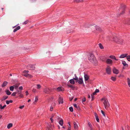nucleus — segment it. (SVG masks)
Wrapping results in <instances>:
<instances>
[{
  "label": "nucleus",
  "instance_id": "23",
  "mask_svg": "<svg viewBox=\"0 0 130 130\" xmlns=\"http://www.w3.org/2000/svg\"><path fill=\"white\" fill-rule=\"evenodd\" d=\"M38 96H36L35 98L34 102L33 103L34 104H36V102H37L38 100Z\"/></svg>",
  "mask_w": 130,
  "mask_h": 130
},
{
  "label": "nucleus",
  "instance_id": "34",
  "mask_svg": "<svg viewBox=\"0 0 130 130\" xmlns=\"http://www.w3.org/2000/svg\"><path fill=\"white\" fill-rule=\"evenodd\" d=\"M59 123L62 126L63 123V120H61L59 122Z\"/></svg>",
  "mask_w": 130,
  "mask_h": 130
},
{
  "label": "nucleus",
  "instance_id": "46",
  "mask_svg": "<svg viewBox=\"0 0 130 130\" xmlns=\"http://www.w3.org/2000/svg\"><path fill=\"white\" fill-rule=\"evenodd\" d=\"M101 112L102 113L103 115V116L104 117H105L106 116L105 115V112L102 110H101Z\"/></svg>",
  "mask_w": 130,
  "mask_h": 130
},
{
  "label": "nucleus",
  "instance_id": "30",
  "mask_svg": "<svg viewBox=\"0 0 130 130\" xmlns=\"http://www.w3.org/2000/svg\"><path fill=\"white\" fill-rule=\"evenodd\" d=\"M67 86L69 87H70L71 89H72L73 90L74 89V87L72 85H71L70 84H67Z\"/></svg>",
  "mask_w": 130,
  "mask_h": 130
},
{
  "label": "nucleus",
  "instance_id": "1",
  "mask_svg": "<svg viewBox=\"0 0 130 130\" xmlns=\"http://www.w3.org/2000/svg\"><path fill=\"white\" fill-rule=\"evenodd\" d=\"M88 58L90 61L93 65L94 66L98 65V61L93 54H90L88 56Z\"/></svg>",
  "mask_w": 130,
  "mask_h": 130
},
{
  "label": "nucleus",
  "instance_id": "24",
  "mask_svg": "<svg viewBox=\"0 0 130 130\" xmlns=\"http://www.w3.org/2000/svg\"><path fill=\"white\" fill-rule=\"evenodd\" d=\"M6 94L8 95H10L11 93V92L8 90H6Z\"/></svg>",
  "mask_w": 130,
  "mask_h": 130
},
{
  "label": "nucleus",
  "instance_id": "32",
  "mask_svg": "<svg viewBox=\"0 0 130 130\" xmlns=\"http://www.w3.org/2000/svg\"><path fill=\"white\" fill-rule=\"evenodd\" d=\"M128 84L129 86L130 87V79L129 78H127Z\"/></svg>",
  "mask_w": 130,
  "mask_h": 130
},
{
  "label": "nucleus",
  "instance_id": "20",
  "mask_svg": "<svg viewBox=\"0 0 130 130\" xmlns=\"http://www.w3.org/2000/svg\"><path fill=\"white\" fill-rule=\"evenodd\" d=\"M89 78V76L87 74H85L84 75V78L85 81L87 80Z\"/></svg>",
  "mask_w": 130,
  "mask_h": 130
},
{
  "label": "nucleus",
  "instance_id": "15",
  "mask_svg": "<svg viewBox=\"0 0 130 130\" xmlns=\"http://www.w3.org/2000/svg\"><path fill=\"white\" fill-rule=\"evenodd\" d=\"M109 58L112 59H114L116 60H118V59H117L115 56L113 55H111L109 57Z\"/></svg>",
  "mask_w": 130,
  "mask_h": 130
},
{
  "label": "nucleus",
  "instance_id": "3",
  "mask_svg": "<svg viewBox=\"0 0 130 130\" xmlns=\"http://www.w3.org/2000/svg\"><path fill=\"white\" fill-rule=\"evenodd\" d=\"M92 31L94 33H97L99 32H101L102 30L101 28L98 26H95L94 28L92 29Z\"/></svg>",
  "mask_w": 130,
  "mask_h": 130
},
{
  "label": "nucleus",
  "instance_id": "13",
  "mask_svg": "<svg viewBox=\"0 0 130 130\" xmlns=\"http://www.w3.org/2000/svg\"><path fill=\"white\" fill-rule=\"evenodd\" d=\"M77 81L78 83L80 84H82L83 83V79L82 78H79Z\"/></svg>",
  "mask_w": 130,
  "mask_h": 130
},
{
  "label": "nucleus",
  "instance_id": "28",
  "mask_svg": "<svg viewBox=\"0 0 130 130\" xmlns=\"http://www.w3.org/2000/svg\"><path fill=\"white\" fill-rule=\"evenodd\" d=\"M73 105L76 108H77L78 109H80V108L79 107V106H77V105L76 104H74Z\"/></svg>",
  "mask_w": 130,
  "mask_h": 130
},
{
  "label": "nucleus",
  "instance_id": "43",
  "mask_svg": "<svg viewBox=\"0 0 130 130\" xmlns=\"http://www.w3.org/2000/svg\"><path fill=\"white\" fill-rule=\"evenodd\" d=\"M30 68H31V69L34 70L35 69V67L33 65H31Z\"/></svg>",
  "mask_w": 130,
  "mask_h": 130
},
{
  "label": "nucleus",
  "instance_id": "21",
  "mask_svg": "<svg viewBox=\"0 0 130 130\" xmlns=\"http://www.w3.org/2000/svg\"><path fill=\"white\" fill-rule=\"evenodd\" d=\"M7 82L6 81L4 82L2 85V86L3 87L7 85Z\"/></svg>",
  "mask_w": 130,
  "mask_h": 130
},
{
  "label": "nucleus",
  "instance_id": "8",
  "mask_svg": "<svg viewBox=\"0 0 130 130\" xmlns=\"http://www.w3.org/2000/svg\"><path fill=\"white\" fill-rule=\"evenodd\" d=\"M58 102L59 104H62L63 103V99L61 98L60 95H59L58 96Z\"/></svg>",
  "mask_w": 130,
  "mask_h": 130
},
{
  "label": "nucleus",
  "instance_id": "4",
  "mask_svg": "<svg viewBox=\"0 0 130 130\" xmlns=\"http://www.w3.org/2000/svg\"><path fill=\"white\" fill-rule=\"evenodd\" d=\"M101 100L104 101L103 103L104 107L106 109H108L110 105L107 99L105 98H103L101 99Z\"/></svg>",
  "mask_w": 130,
  "mask_h": 130
},
{
  "label": "nucleus",
  "instance_id": "61",
  "mask_svg": "<svg viewBox=\"0 0 130 130\" xmlns=\"http://www.w3.org/2000/svg\"><path fill=\"white\" fill-rule=\"evenodd\" d=\"M126 127L127 129H128V127H129V126L128 125H126Z\"/></svg>",
  "mask_w": 130,
  "mask_h": 130
},
{
  "label": "nucleus",
  "instance_id": "18",
  "mask_svg": "<svg viewBox=\"0 0 130 130\" xmlns=\"http://www.w3.org/2000/svg\"><path fill=\"white\" fill-rule=\"evenodd\" d=\"M73 124L74 125V127L75 129H77L78 128V125L76 124L75 122H74Z\"/></svg>",
  "mask_w": 130,
  "mask_h": 130
},
{
  "label": "nucleus",
  "instance_id": "44",
  "mask_svg": "<svg viewBox=\"0 0 130 130\" xmlns=\"http://www.w3.org/2000/svg\"><path fill=\"white\" fill-rule=\"evenodd\" d=\"M86 101V98L85 97H84L82 100V101L83 102H84Z\"/></svg>",
  "mask_w": 130,
  "mask_h": 130
},
{
  "label": "nucleus",
  "instance_id": "36",
  "mask_svg": "<svg viewBox=\"0 0 130 130\" xmlns=\"http://www.w3.org/2000/svg\"><path fill=\"white\" fill-rule=\"evenodd\" d=\"M83 2V0H76L75 2L76 3L82 2Z\"/></svg>",
  "mask_w": 130,
  "mask_h": 130
},
{
  "label": "nucleus",
  "instance_id": "56",
  "mask_svg": "<svg viewBox=\"0 0 130 130\" xmlns=\"http://www.w3.org/2000/svg\"><path fill=\"white\" fill-rule=\"evenodd\" d=\"M36 91V90L35 89L33 88L32 90V92H35Z\"/></svg>",
  "mask_w": 130,
  "mask_h": 130
},
{
  "label": "nucleus",
  "instance_id": "9",
  "mask_svg": "<svg viewBox=\"0 0 130 130\" xmlns=\"http://www.w3.org/2000/svg\"><path fill=\"white\" fill-rule=\"evenodd\" d=\"M55 90L59 92L61 91H63L64 90V88L62 87H59L55 89Z\"/></svg>",
  "mask_w": 130,
  "mask_h": 130
},
{
  "label": "nucleus",
  "instance_id": "50",
  "mask_svg": "<svg viewBox=\"0 0 130 130\" xmlns=\"http://www.w3.org/2000/svg\"><path fill=\"white\" fill-rule=\"evenodd\" d=\"M20 96L21 98H23V95L22 94H20L19 95Z\"/></svg>",
  "mask_w": 130,
  "mask_h": 130
},
{
  "label": "nucleus",
  "instance_id": "62",
  "mask_svg": "<svg viewBox=\"0 0 130 130\" xmlns=\"http://www.w3.org/2000/svg\"><path fill=\"white\" fill-rule=\"evenodd\" d=\"M88 98H90V95H88Z\"/></svg>",
  "mask_w": 130,
  "mask_h": 130
},
{
  "label": "nucleus",
  "instance_id": "14",
  "mask_svg": "<svg viewBox=\"0 0 130 130\" xmlns=\"http://www.w3.org/2000/svg\"><path fill=\"white\" fill-rule=\"evenodd\" d=\"M44 92L46 93H48L50 91V90L48 88H46L44 89Z\"/></svg>",
  "mask_w": 130,
  "mask_h": 130
},
{
  "label": "nucleus",
  "instance_id": "51",
  "mask_svg": "<svg viewBox=\"0 0 130 130\" xmlns=\"http://www.w3.org/2000/svg\"><path fill=\"white\" fill-rule=\"evenodd\" d=\"M99 89H96L95 91V93H96L97 92H99Z\"/></svg>",
  "mask_w": 130,
  "mask_h": 130
},
{
  "label": "nucleus",
  "instance_id": "10",
  "mask_svg": "<svg viewBox=\"0 0 130 130\" xmlns=\"http://www.w3.org/2000/svg\"><path fill=\"white\" fill-rule=\"evenodd\" d=\"M106 63L108 64H111L112 63V61L111 59H108L106 60Z\"/></svg>",
  "mask_w": 130,
  "mask_h": 130
},
{
  "label": "nucleus",
  "instance_id": "64",
  "mask_svg": "<svg viewBox=\"0 0 130 130\" xmlns=\"http://www.w3.org/2000/svg\"><path fill=\"white\" fill-rule=\"evenodd\" d=\"M96 93H95V92H94L93 93V95H95Z\"/></svg>",
  "mask_w": 130,
  "mask_h": 130
},
{
  "label": "nucleus",
  "instance_id": "7",
  "mask_svg": "<svg viewBox=\"0 0 130 130\" xmlns=\"http://www.w3.org/2000/svg\"><path fill=\"white\" fill-rule=\"evenodd\" d=\"M106 73L108 74H110L111 72V68L109 66H107L106 69Z\"/></svg>",
  "mask_w": 130,
  "mask_h": 130
},
{
  "label": "nucleus",
  "instance_id": "25",
  "mask_svg": "<svg viewBox=\"0 0 130 130\" xmlns=\"http://www.w3.org/2000/svg\"><path fill=\"white\" fill-rule=\"evenodd\" d=\"M70 83L71 84H75V82L73 79H70L69 80Z\"/></svg>",
  "mask_w": 130,
  "mask_h": 130
},
{
  "label": "nucleus",
  "instance_id": "6",
  "mask_svg": "<svg viewBox=\"0 0 130 130\" xmlns=\"http://www.w3.org/2000/svg\"><path fill=\"white\" fill-rule=\"evenodd\" d=\"M126 7V6L124 5H123L121 6L120 8V10L122 12L120 13V14H122L124 12L125 9Z\"/></svg>",
  "mask_w": 130,
  "mask_h": 130
},
{
  "label": "nucleus",
  "instance_id": "26",
  "mask_svg": "<svg viewBox=\"0 0 130 130\" xmlns=\"http://www.w3.org/2000/svg\"><path fill=\"white\" fill-rule=\"evenodd\" d=\"M12 126V123H9L8 124L7 126L8 128L9 129Z\"/></svg>",
  "mask_w": 130,
  "mask_h": 130
},
{
  "label": "nucleus",
  "instance_id": "63",
  "mask_svg": "<svg viewBox=\"0 0 130 130\" xmlns=\"http://www.w3.org/2000/svg\"><path fill=\"white\" fill-rule=\"evenodd\" d=\"M48 130H52L51 128H48Z\"/></svg>",
  "mask_w": 130,
  "mask_h": 130
},
{
  "label": "nucleus",
  "instance_id": "19",
  "mask_svg": "<svg viewBox=\"0 0 130 130\" xmlns=\"http://www.w3.org/2000/svg\"><path fill=\"white\" fill-rule=\"evenodd\" d=\"M20 85V84H15L13 86H14V87L15 89H17L18 88L19 86Z\"/></svg>",
  "mask_w": 130,
  "mask_h": 130
},
{
  "label": "nucleus",
  "instance_id": "38",
  "mask_svg": "<svg viewBox=\"0 0 130 130\" xmlns=\"http://www.w3.org/2000/svg\"><path fill=\"white\" fill-rule=\"evenodd\" d=\"M36 85L37 87V88L38 89H39L41 87V85L39 84H37Z\"/></svg>",
  "mask_w": 130,
  "mask_h": 130
},
{
  "label": "nucleus",
  "instance_id": "31",
  "mask_svg": "<svg viewBox=\"0 0 130 130\" xmlns=\"http://www.w3.org/2000/svg\"><path fill=\"white\" fill-rule=\"evenodd\" d=\"M75 78H73V79L74 80H76V82L77 81V80L78 79L77 77L76 76V74H75Z\"/></svg>",
  "mask_w": 130,
  "mask_h": 130
},
{
  "label": "nucleus",
  "instance_id": "22",
  "mask_svg": "<svg viewBox=\"0 0 130 130\" xmlns=\"http://www.w3.org/2000/svg\"><path fill=\"white\" fill-rule=\"evenodd\" d=\"M122 64L124 66L127 67L128 66V64L126 63L125 61H123V62H122Z\"/></svg>",
  "mask_w": 130,
  "mask_h": 130
},
{
  "label": "nucleus",
  "instance_id": "49",
  "mask_svg": "<svg viewBox=\"0 0 130 130\" xmlns=\"http://www.w3.org/2000/svg\"><path fill=\"white\" fill-rule=\"evenodd\" d=\"M23 89V88L22 86H20L19 88V89L21 91Z\"/></svg>",
  "mask_w": 130,
  "mask_h": 130
},
{
  "label": "nucleus",
  "instance_id": "27",
  "mask_svg": "<svg viewBox=\"0 0 130 130\" xmlns=\"http://www.w3.org/2000/svg\"><path fill=\"white\" fill-rule=\"evenodd\" d=\"M13 102V101L12 100H10L9 101H6L7 104H8L10 103H12Z\"/></svg>",
  "mask_w": 130,
  "mask_h": 130
},
{
  "label": "nucleus",
  "instance_id": "33",
  "mask_svg": "<svg viewBox=\"0 0 130 130\" xmlns=\"http://www.w3.org/2000/svg\"><path fill=\"white\" fill-rule=\"evenodd\" d=\"M126 58L128 61H130V55H127L126 57Z\"/></svg>",
  "mask_w": 130,
  "mask_h": 130
},
{
  "label": "nucleus",
  "instance_id": "60",
  "mask_svg": "<svg viewBox=\"0 0 130 130\" xmlns=\"http://www.w3.org/2000/svg\"><path fill=\"white\" fill-rule=\"evenodd\" d=\"M50 120H51V121L52 122H53V120L52 119V118H50Z\"/></svg>",
  "mask_w": 130,
  "mask_h": 130
},
{
  "label": "nucleus",
  "instance_id": "52",
  "mask_svg": "<svg viewBox=\"0 0 130 130\" xmlns=\"http://www.w3.org/2000/svg\"><path fill=\"white\" fill-rule=\"evenodd\" d=\"M68 124L69 125L70 127H69L67 130H70L71 128H70V124L69 122H68Z\"/></svg>",
  "mask_w": 130,
  "mask_h": 130
},
{
  "label": "nucleus",
  "instance_id": "37",
  "mask_svg": "<svg viewBox=\"0 0 130 130\" xmlns=\"http://www.w3.org/2000/svg\"><path fill=\"white\" fill-rule=\"evenodd\" d=\"M99 46L100 48L101 49H102L104 48L103 46V45L101 43H100L99 44Z\"/></svg>",
  "mask_w": 130,
  "mask_h": 130
},
{
  "label": "nucleus",
  "instance_id": "40",
  "mask_svg": "<svg viewBox=\"0 0 130 130\" xmlns=\"http://www.w3.org/2000/svg\"><path fill=\"white\" fill-rule=\"evenodd\" d=\"M69 109L71 112H73V109L72 107H70L69 108Z\"/></svg>",
  "mask_w": 130,
  "mask_h": 130
},
{
  "label": "nucleus",
  "instance_id": "59",
  "mask_svg": "<svg viewBox=\"0 0 130 130\" xmlns=\"http://www.w3.org/2000/svg\"><path fill=\"white\" fill-rule=\"evenodd\" d=\"M25 93H26V95H28V91H26L25 92Z\"/></svg>",
  "mask_w": 130,
  "mask_h": 130
},
{
  "label": "nucleus",
  "instance_id": "35",
  "mask_svg": "<svg viewBox=\"0 0 130 130\" xmlns=\"http://www.w3.org/2000/svg\"><path fill=\"white\" fill-rule=\"evenodd\" d=\"M111 79L113 81H115L116 80V78L115 77H111Z\"/></svg>",
  "mask_w": 130,
  "mask_h": 130
},
{
  "label": "nucleus",
  "instance_id": "47",
  "mask_svg": "<svg viewBox=\"0 0 130 130\" xmlns=\"http://www.w3.org/2000/svg\"><path fill=\"white\" fill-rule=\"evenodd\" d=\"M88 126L90 128L91 127L92 125H91V123H90L89 122H88Z\"/></svg>",
  "mask_w": 130,
  "mask_h": 130
},
{
  "label": "nucleus",
  "instance_id": "29",
  "mask_svg": "<svg viewBox=\"0 0 130 130\" xmlns=\"http://www.w3.org/2000/svg\"><path fill=\"white\" fill-rule=\"evenodd\" d=\"M14 88V87L13 86H11L10 87V89L11 91H13Z\"/></svg>",
  "mask_w": 130,
  "mask_h": 130
},
{
  "label": "nucleus",
  "instance_id": "53",
  "mask_svg": "<svg viewBox=\"0 0 130 130\" xmlns=\"http://www.w3.org/2000/svg\"><path fill=\"white\" fill-rule=\"evenodd\" d=\"M24 105H23L21 106H20L19 107V108L21 109H22L24 108Z\"/></svg>",
  "mask_w": 130,
  "mask_h": 130
},
{
  "label": "nucleus",
  "instance_id": "17",
  "mask_svg": "<svg viewBox=\"0 0 130 130\" xmlns=\"http://www.w3.org/2000/svg\"><path fill=\"white\" fill-rule=\"evenodd\" d=\"M20 27L19 26H18L16 28L14 29L13 30V32H15L16 31L20 29Z\"/></svg>",
  "mask_w": 130,
  "mask_h": 130
},
{
  "label": "nucleus",
  "instance_id": "57",
  "mask_svg": "<svg viewBox=\"0 0 130 130\" xmlns=\"http://www.w3.org/2000/svg\"><path fill=\"white\" fill-rule=\"evenodd\" d=\"M95 118H96V117H98V115H97V114L96 113H95Z\"/></svg>",
  "mask_w": 130,
  "mask_h": 130
},
{
  "label": "nucleus",
  "instance_id": "54",
  "mask_svg": "<svg viewBox=\"0 0 130 130\" xmlns=\"http://www.w3.org/2000/svg\"><path fill=\"white\" fill-rule=\"evenodd\" d=\"M53 110V107L52 106H51L50 109V110L52 111Z\"/></svg>",
  "mask_w": 130,
  "mask_h": 130
},
{
  "label": "nucleus",
  "instance_id": "12",
  "mask_svg": "<svg viewBox=\"0 0 130 130\" xmlns=\"http://www.w3.org/2000/svg\"><path fill=\"white\" fill-rule=\"evenodd\" d=\"M127 55L128 54L127 53L122 54L120 55L119 57V58H124L126 57Z\"/></svg>",
  "mask_w": 130,
  "mask_h": 130
},
{
  "label": "nucleus",
  "instance_id": "5",
  "mask_svg": "<svg viewBox=\"0 0 130 130\" xmlns=\"http://www.w3.org/2000/svg\"><path fill=\"white\" fill-rule=\"evenodd\" d=\"M28 71H24L23 72V75L25 76L29 77V78H31L32 77V76L28 73Z\"/></svg>",
  "mask_w": 130,
  "mask_h": 130
},
{
  "label": "nucleus",
  "instance_id": "11",
  "mask_svg": "<svg viewBox=\"0 0 130 130\" xmlns=\"http://www.w3.org/2000/svg\"><path fill=\"white\" fill-rule=\"evenodd\" d=\"M113 72L114 73L118 74L119 73V71L116 68H114L113 70Z\"/></svg>",
  "mask_w": 130,
  "mask_h": 130
},
{
  "label": "nucleus",
  "instance_id": "55",
  "mask_svg": "<svg viewBox=\"0 0 130 130\" xmlns=\"http://www.w3.org/2000/svg\"><path fill=\"white\" fill-rule=\"evenodd\" d=\"M96 118V121H97V122H99V119L98 117L96 118Z\"/></svg>",
  "mask_w": 130,
  "mask_h": 130
},
{
  "label": "nucleus",
  "instance_id": "45",
  "mask_svg": "<svg viewBox=\"0 0 130 130\" xmlns=\"http://www.w3.org/2000/svg\"><path fill=\"white\" fill-rule=\"evenodd\" d=\"M17 93H18V94H20L21 93V90H17Z\"/></svg>",
  "mask_w": 130,
  "mask_h": 130
},
{
  "label": "nucleus",
  "instance_id": "42",
  "mask_svg": "<svg viewBox=\"0 0 130 130\" xmlns=\"http://www.w3.org/2000/svg\"><path fill=\"white\" fill-rule=\"evenodd\" d=\"M29 21L28 20H27L26 21L24 22L23 23V24H26L28 23L29 22Z\"/></svg>",
  "mask_w": 130,
  "mask_h": 130
},
{
  "label": "nucleus",
  "instance_id": "58",
  "mask_svg": "<svg viewBox=\"0 0 130 130\" xmlns=\"http://www.w3.org/2000/svg\"><path fill=\"white\" fill-rule=\"evenodd\" d=\"M94 95H91L92 100L94 98Z\"/></svg>",
  "mask_w": 130,
  "mask_h": 130
},
{
  "label": "nucleus",
  "instance_id": "16",
  "mask_svg": "<svg viewBox=\"0 0 130 130\" xmlns=\"http://www.w3.org/2000/svg\"><path fill=\"white\" fill-rule=\"evenodd\" d=\"M8 96H4L1 99V100L2 101L5 100L7 99Z\"/></svg>",
  "mask_w": 130,
  "mask_h": 130
},
{
  "label": "nucleus",
  "instance_id": "41",
  "mask_svg": "<svg viewBox=\"0 0 130 130\" xmlns=\"http://www.w3.org/2000/svg\"><path fill=\"white\" fill-rule=\"evenodd\" d=\"M17 93V92H13L12 94L11 95L12 96H15L16 94Z\"/></svg>",
  "mask_w": 130,
  "mask_h": 130
},
{
  "label": "nucleus",
  "instance_id": "39",
  "mask_svg": "<svg viewBox=\"0 0 130 130\" xmlns=\"http://www.w3.org/2000/svg\"><path fill=\"white\" fill-rule=\"evenodd\" d=\"M6 105H4L3 106H2L1 105H0V108L1 109H4L5 107H6Z\"/></svg>",
  "mask_w": 130,
  "mask_h": 130
},
{
  "label": "nucleus",
  "instance_id": "2",
  "mask_svg": "<svg viewBox=\"0 0 130 130\" xmlns=\"http://www.w3.org/2000/svg\"><path fill=\"white\" fill-rule=\"evenodd\" d=\"M113 41L118 44L123 45L125 43V41L118 37H114L113 38Z\"/></svg>",
  "mask_w": 130,
  "mask_h": 130
},
{
  "label": "nucleus",
  "instance_id": "48",
  "mask_svg": "<svg viewBox=\"0 0 130 130\" xmlns=\"http://www.w3.org/2000/svg\"><path fill=\"white\" fill-rule=\"evenodd\" d=\"M74 97L73 96H72L71 97H70L69 98L70 100V101H71L73 99Z\"/></svg>",
  "mask_w": 130,
  "mask_h": 130
}]
</instances>
